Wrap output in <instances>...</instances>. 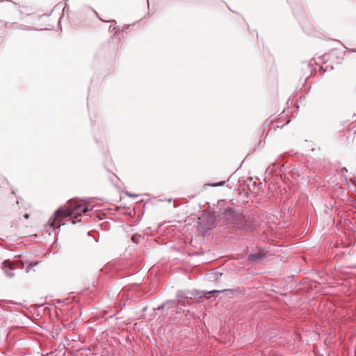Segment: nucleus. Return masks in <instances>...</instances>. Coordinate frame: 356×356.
Returning a JSON list of instances; mask_svg holds the SVG:
<instances>
[{
    "instance_id": "nucleus-1",
    "label": "nucleus",
    "mask_w": 356,
    "mask_h": 356,
    "mask_svg": "<svg viewBox=\"0 0 356 356\" xmlns=\"http://www.w3.org/2000/svg\"><path fill=\"white\" fill-rule=\"evenodd\" d=\"M90 210V209L87 206L80 204H77L71 201L68 202V205L65 208H60L54 213V216L49 220L47 227L54 229L55 225L58 221H59L60 223L58 227L60 226L61 219H60V218L62 216L64 217L77 218L82 213H85Z\"/></svg>"
},
{
    "instance_id": "nucleus-2",
    "label": "nucleus",
    "mask_w": 356,
    "mask_h": 356,
    "mask_svg": "<svg viewBox=\"0 0 356 356\" xmlns=\"http://www.w3.org/2000/svg\"><path fill=\"white\" fill-rule=\"evenodd\" d=\"M225 218L228 224L236 229L252 232L256 228V224L250 216L243 215L233 209H227L225 211Z\"/></svg>"
},
{
    "instance_id": "nucleus-3",
    "label": "nucleus",
    "mask_w": 356,
    "mask_h": 356,
    "mask_svg": "<svg viewBox=\"0 0 356 356\" xmlns=\"http://www.w3.org/2000/svg\"><path fill=\"white\" fill-rule=\"evenodd\" d=\"M15 264L10 262L9 260H6L3 263L2 268L4 270L6 275L11 278L14 277L15 274L13 273V270L15 269Z\"/></svg>"
},
{
    "instance_id": "nucleus-4",
    "label": "nucleus",
    "mask_w": 356,
    "mask_h": 356,
    "mask_svg": "<svg viewBox=\"0 0 356 356\" xmlns=\"http://www.w3.org/2000/svg\"><path fill=\"white\" fill-rule=\"evenodd\" d=\"M265 257V254L263 252H257L255 254H251L248 256V259L250 262L254 263L259 260H261Z\"/></svg>"
},
{
    "instance_id": "nucleus-5",
    "label": "nucleus",
    "mask_w": 356,
    "mask_h": 356,
    "mask_svg": "<svg viewBox=\"0 0 356 356\" xmlns=\"http://www.w3.org/2000/svg\"><path fill=\"white\" fill-rule=\"evenodd\" d=\"M188 298V296L184 291H178L177 293V302H179L182 299Z\"/></svg>"
},
{
    "instance_id": "nucleus-6",
    "label": "nucleus",
    "mask_w": 356,
    "mask_h": 356,
    "mask_svg": "<svg viewBox=\"0 0 356 356\" xmlns=\"http://www.w3.org/2000/svg\"><path fill=\"white\" fill-rule=\"evenodd\" d=\"M220 292H222V291L213 290V291H209L208 293L210 295H213L214 293H218Z\"/></svg>"
},
{
    "instance_id": "nucleus-7",
    "label": "nucleus",
    "mask_w": 356,
    "mask_h": 356,
    "mask_svg": "<svg viewBox=\"0 0 356 356\" xmlns=\"http://www.w3.org/2000/svg\"><path fill=\"white\" fill-rule=\"evenodd\" d=\"M224 184H225V181H220L218 184H213V186H222Z\"/></svg>"
},
{
    "instance_id": "nucleus-8",
    "label": "nucleus",
    "mask_w": 356,
    "mask_h": 356,
    "mask_svg": "<svg viewBox=\"0 0 356 356\" xmlns=\"http://www.w3.org/2000/svg\"><path fill=\"white\" fill-rule=\"evenodd\" d=\"M24 216L26 219H28L29 218V215L28 213H26Z\"/></svg>"
},
{
    "instance_id": "nucleus-9",
    "label": "nucleus",
    "mask_w": 356,
    "mask_h": 356,
    "mask_svg": "<svg viewBox=\"0 0 356 356\" xmlns=\"http://www.w3.org/2000/svg\"><path fill=\"white\" fill-rule=\"evenodd\" d=\"M166 305H167V303H164V304L163 305V306H162V308H163V307H164ZM161 307L160 306V307H159V308H158V309H161Z\"/></svg>"
},
{
    "instance_id": "nucleus-10",
    "label": "nucleus",
    "mask_w": 356,
    "mask_h": 356,
    "mask_svg": "<svg viewBox=\"0 0 356 356\" xmlns=\"http://www.w3.org/2000/svg\"><path fill=\"white\" fill-rule=\"evenodd\" d=\"M127 195H128L129 196H133V197H134H134L136 196V195H131V194H129V193H127Z\"/></svg>"
}]
</instances>
